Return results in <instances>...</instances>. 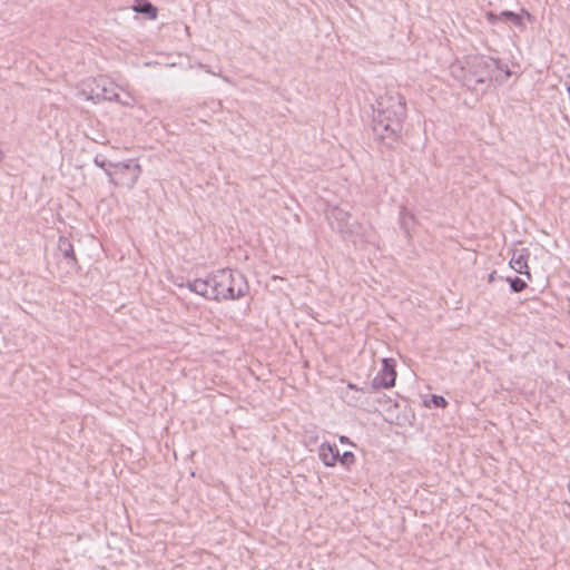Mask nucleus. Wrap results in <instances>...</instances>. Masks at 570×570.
Here are the masks:
<instances>
[{
    "label": "nucleus",
    "instance_id": "f257e3e1",
    "mask_svg": "<svg viewBox=\"0 0 570 570\" xmlns=\"http://www.w3.org/2000/svg\"><path fill=\"white\" fill-rule=\"evenodd\" d=\"M406 116L405 99L400 94L386 95L377 105L373 130L381 140H396Z\"/></svg>",
    "mask_w": 570,
    "mask_h": 570
},
{
    "label": "nucleus",
    "instance_id": "f03ea898",
    "mask_svg": "<svg viewBox=\"0 0 570 570\" xmlns=\"http://www.w3.org/2000/svg\"><path fill=\"white\" fill-rule=\"evenodd\" d=\"M212 278L215 301L238 299L249 291L245 276L233 269H219L212 274Z\"/></svg>",
    "mask_w": 570,
    "mask_h": 570
},
{
    "label": "nucleus",
    "instance_id": "7ed1b4c3",
    "mask_svg": "<svg viewBox=\"0 0 570 570\" xmlns=\"http://www.w3.org/2000/svg\"><path fill=\"white\" fill-rule=\"evenodd\" d=\"M118 86L107 77L100 76L89 79L82 83L80 94L87 100H115L122 106L130 107L135 102V98L128 95L127 100L119 99L117 94Z\"/></svg>",
    "mask_w": 570,
    "mask_h": 570
},
{
    "label": "nucleus",
    "instance_id": "20e7f679",
    "mask_svg": "<svg viewBox=\"0 0 570 570\" xmlns=\"http://www.w3.org/2000/svg\"><path fill=\"white\" fill-rule=\"evenodd\" d=\"M494 60L484 56H468L464 60L462 69H468V73L463 76V85L475 88L476 85H483L491 80L489 69Z\"/></svg>",
    "mask_w": 570,
    "mask_h": 570
},
{
    "label": "nucleus",
    "instance_id": "39448f33",
    "mask_svg": "<svg viewBox=\"0 0 570 570\" xmlns=\"http://www.w3.org/2000/svg\"><path fill=\"white\" fill-rule=\"evenodd\" d=\"M106 174L110 183L132 188L141 174V166L135 160L110 164Z\"/></svg>",
    "mask_w": 570,
    "mask_h": 570
},
{
    "label": "nucleus",
    "instance_id": "423d86ee",
    "mask_svg": "<svg viewBox=\"0 0 570 570\" xmlns=\"http://www.w3.org/2000/svg\"><path fill=\"white\" fill-rule=\"evenodd\" d=\"M326 218L335 230L341 234H352L354 232V223H351L350 212L338 207L332 206L326 212Z\"/></svg>",
    "mask_w": 570,
    "mask_h": 570
},
{
    "label": "nucleus",
    "instance_id": "0eeeda50",
    "mask_svg": "<svg viewBox=\"0 0 570 570\" xmlns=\"http://www.w3.org/2000/svg\"><path fill=\"white\" fill-rule=\"evenodd\" d=\"M396 379L395 360L383 358L382 368L379 371L376 376L373 379V386L375 389H390L394 386Z\"/></svg>",
    "mask_w": 570,
    "mask_h": 570
},
{
    "label": "nucleus",
    "instance_id": "6e6552de",
    "mask_svg": "<svg viewBox=\"0 0 570 570\" xmlns=\"http://www.w3.org/2000/svg\"><path fill=\"white\" fill-rule=\"evenodd\" d=\"M529 256L530 252L528 248H515L512 250V256L509 264L514 272L521 275H525L530 279L531 275L528 266Z\"/></svg>",
    "mask_w": 570,
    "mask_h": 570
},
{
    "label": "nucleus",
    "instance_id": "1a4fd4ad",
    "mask_svg": "<svg viewBox=\"0 0 570 570\" xmlns=\"http://www.w3.org/2000/svg\"><path fill=\"white\" fill-rule=\"evenodd\" d=\"M189 291L208 299H215L212 275L207 278H198L187 284Z\"/></svg>",
    "mask_w": 570,
    "mask_h": 570
},
{
    "label": "nucleus",
    "instance_id": "9d476101",
    "mask_svg": "<svg viewBox=\"0 0 570 570\" xmlns=\"http://www.w3.org/2000/svg\"><path fill=\"white\" fill-rule=\"evenodd\" d=\"M318 456L324 465L333 468L338 462L340 451L335 444L324 442L320 445Z\"/></svg>",
    "mask_w": 570,
    "mask_h": 570
},
{
    "label": "nucleus",
    "instance_id": "9b49d317",
    "mask_svg": "<svg viewBox=\"0 0 570 570\" xmlns=\"http://www.w3.org/2000/svg\"><path fill=\"white\" fill-rule=\"evenodd\" d=\"M502 21H511L521 31L525 30L524 19L532 21L533 17L527 9H521L519 13L513 11L504 10L500 12Z\"/></svg>",
    "mask_w": 570,
    "mask_h": 570
},
{
    "label": "nucleus",
    "instance_id": "f8f14e48",
    "mask_svg": "<svg viewBox=\"0 0 570 570\" xmlns=\"http://www.w3.org/2000/svg\"><path fill=\"white\" fill-rule=\"evenodd\" d=\"M132 10L139 13L147 14L150 20H155L158 14V10L147 0H137L132 6Z\"/></svg>",
    "mask_w": 570,
    "mask_h": 570
},
{
    "label": "nucleus",
    "instance_id": "ddd939ff",
    "mask_svg": "<svg viewBox=\"0 0 570 570\" xmlns=\"http://www.w3.org/2000/svg\"><path fill=\"white\" fill-rule=\"evenodd\" d=\"M414 223V215L407 209H402L400 213V225L409 233L411 224Z\"/></svg>",
    "mask_w": 570,
    "mask_h": 570
},
{
    "label": "nucleus",
    "instance_id": "4468645a",
    "mask_svg": "<svg viewBox=\"0 0 570 570\" xmlns=\"http://www.w3.org/2000/svg\"><path fill=\"white\" fill-rule=\"evenodd\" d=\"M59 247H60V249L63 250L65 257L73 258V248H72L71 243L67 238H65V237L59 238Z\"/></svg>",
    "mask_w": 570,
    "mask_h": 570
},
{
    "label": "nucleus",
    "instance_id": "2eb2a0df",
    "mask_svg": "<svg viewBox=\"0 0 570 570\" xmlns=\"http://www.w3.org/2000/svg\"><path fill=\"white\" fill-rule=\"evenodd\" d=\"M338 462L342 465L350 468L351 465H353L355 463V455L353 452L346 451L343 454H340Z\"/></svg>",
    "mask_w": 570,
    "mask_h": 570
},
{
    "label": "nucleus",
    "instance_id": "dca6fc26",
    "mask_svg": "<svg viewBox=\"0 0 570 570\" xmlns=\"http://www.w3.org/2000/svg\"><path fill=\"white\" fill-rule=\"evenodd\" d=\"M508 281L510 282L511 289L514 293L522 292L527 287V283L519 277L508 278Z\"/></svg>",
    "mask_w": 570,
    "mask_h": 570
},
{
    "label": "nucleus",
    "instance_id": "f3484780",
    "mask_svg": "<svg viewBox=\"0 0 570 570\" xmlns=\"http://www.w3.org/2000/svg\"><path fill=\"white\" fill-rule=\"evenodd\" d=\"M431 401L436 407H445L448 405L446 400L441 395H432Z\"/></svg>",
    "mask_w": 570,
    "mask_h": 570
},
{
    "label": "nucleus",
    "instance_id": "a211bd4d",
    "mask_svg": "<svg viewBox=\"0 0 570 570\" xmlns=\"http://www.w3.org/2000/svg\"><path fill=\"white\" fill-rule=\"evenodd\" d=\"M485 19L489 23L491 24H495L498 23V21H502V18L500 17V13L499 14H495L494 12L492 11H488L485 13Z\"/></svg>",
    "mask_w": 570,
    "mask_h": 570
},
{
    "label": "nucleus",
    "instance_id": "6ab92c4d",
    "mask_svg": "<svg viewBox=\"0 0 570 570\" xmlns=\"http://www.w3.org/2000/svg\"><path fill=\"white\" fill-rule=\"evenodd\" d=\"M95 164H96L98 167L102 168L105 171H106V169H108V167H106L105 161H101V160H99L98 158H95Z\"/></svg>",
    "mask_w": 570,
    "mask_h": 570
},
{
    "label": "nucleus",
    "instance_id": "aec40b11",
    "mask_svg": "<svg viewBox=\"0 0 570 570\" xmlns=\"http://www.w3.org/2000/svg\"><path fill=\"white\" fill-rule=\"evenodd\" d=\"M340 442L343 443V444H353L350 439L345 435H341L340 436Z\"/></svg>",
    "mask_w": 570,
    "mask_h": 570
},
{
    "label": "nucleus",
    "instance_id": "412c9836",
    "mask_svg": "<svg viewBox=\"0 0 570 570\" xmlns=\"http://www.w3.org/2000/svg\"><path fill=\"white\" fill-rule=\"evenodd\" d=\"M564 85L567 87L569 98H570V75L567 76Z\"/></svg>",
    "mask_w": 570,
    "mask_h": 570
},
{
    "label": "nucleus",
    "instance_id": "4be33fe9",
    "mask_svg": "<svg viewBox=\"0 0 570 570\" xmlns=\"http://www.w3.org/2000/svg\"><path fill=\"white\" fill-rule=\"evenodd\" d=\"M564 515L570 520V503L567 504V508L564 510Z\"/></svg>",
    "mask_w": 570,
    "mask_h": 570
},
{
    "label": "nucleus",
    "instance_id": "5701e85b",
    "mask_svg": "<svg viewBox=\"0 0 570 570\" xmlns=\"http://www.w3.org/2000/svg\"><path fill=\"white\" fill-rule=\"evenodd\" d=\"M504 73H505V77H510L511 76V71L509 70L508 67H505Z\"/></svg>",
    "mask_w": 570,
    "mask_h": 570
},
{
    "label": "nucleus",
    "instance_id": "b1692460",
    "mask_svg": "<svg viewBox=\"0 0 570 570\" xmlns=\"http://www.w3.org/2000/svg\"><path fill=\"white\" fill-rule=\"evenodd\" d=\"M4 159V153L2 151V149L0 148V163Z\"/></svg>",
    "mask_w": 570,
    "mask_h": 570
},
{
    "label": "nucleus",
    "instance_id": "393cba45",
    "mask_svg": "<svg viewBox=\"0 0 570 570\" xmlns=\"http://www.w3.org/2000/svg\"><path fill=\"white\" fill-rule=\"evenodd\" d=\"M202 68H204L206 70V72L212 73V70L208 69L206 66L202 65ZM213 75H215V73L213 72Z\"/></svg>",
    "mask_w": 570,
    "mask_h": 570
},
{
    "label": "nucleus",
    "instance_id": "a878e982",
    "mask_svg": "<svg viewBox=\"0 0 570 570\" xmlns=\"http://www.w3.org/2000/svg\"><path fill=\"white\" fill-rule=\"evenodd\" d=\"M202 68H204L206 70V72L212 73V70L208 69L206 66L202 65ZM213 75H215V73L213 72Z\"/></svg>",
    "mask_w": 570,
    "mask_h": 570
},
{
    "label": "nucleus",
    "instance_id": "bb28decb",
    "mask_svg": "<svg viewBox=\"0 0 570 570\" xmlns=\"http://www.w3.org/2000/svg\"><path fill=\"white\" fill-rule=\"evenodd\" d=\"M494 278V273H492L490 276H489V282H492Z\"/></svg>",
    "mask_w": 570,
    "mask_h": 570
},
{
    "label": "nucleus",
    "instance_id": "cd10ccee",
    "mask_svg": "<svg viewBox=\"0 0 570 570\" xmlns=\"http://www.w3.org/2000/svg\"><path fill=\"white\" fill-rule=\"evenodd\" d=\"M348 389L354 390V389H356V387H355V385H353V384H348Z\"/></svg>",
    "mask_w": 570,
    "mask_h": 570
}]
</instances>
